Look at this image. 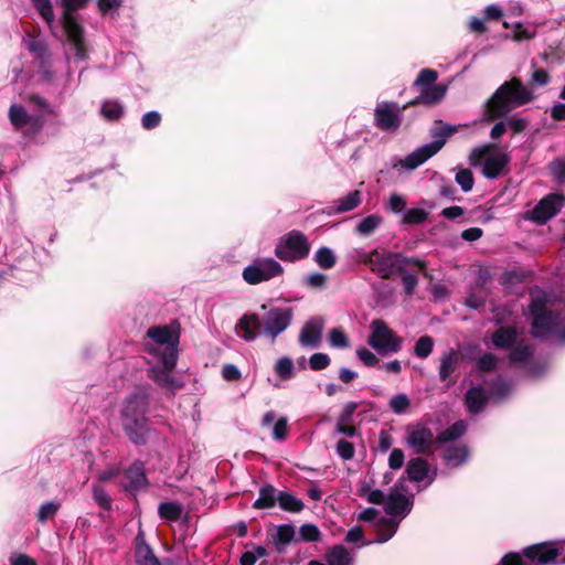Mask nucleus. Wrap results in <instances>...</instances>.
Returning <instances> with one entry per match:
<instances>
[{"label": "nucleus", "mask_w": 565, "mask_h": 565, "mask_svg": "<svg viewBox=\"0 0 565 565\" xmlns=\"http://www.w3.org/2000/svg\"><path fill=\"white\" fill-rule=\"evenodd\" d=\"M10 565H36L35 561L26 554L14 553L9 558Z\"/></svg>", "instance_id": "64"}, {"label": "nucleus", "mask_w": 565, "mask_h": 565, "mask_svg": "<svg viewBox=\"0 0 565 565\" xmlns=\"http://www.w3.org/2000/svg\"><path fill=\"white\" fill-rule=\"evenodd\" d=\"M359 360L366 366H375L379 363V358L366 348H359L356 350Z\"/></svg>", "instance_id": "57"}, {"label": "nucleus", "mask_w": 565, "mask_h": 565, "mask_svg": "<svg viewBox=\"0 0 565 565\" xmlns=\"http://www.w3.org/2000/svg\"><path fill=\"white\" fill-rule=\"evenodd\" d=\"M406 207V200L397 193L391 194L388 199V209L394 213H401Z\"/></svg>", "instance_id": "61"}, {"label": "nucleus", "mask_w": 565, "mask_h": 565, "mask_svg": "<svg viewBox=\"0 0 565 565\" xmlns=\"http://www.w3.org/2000/svg\"><path fill=\"white\" fill-rule=\"evenodd\" d=\"M278 505L281 510L290 513H299L303 510V502L287 491H279L278 493Z\"/></svg>", "instance_id": "33"}, {"label": "nucleus", "mask_w": 565, "mask_h": 565, "mask_svg": "<svg viewBox=\"0 0 565 565\" xmlns=\"http://www.w3.org/2000/svg\"><path fill=\"white\" fill-rule=\"evenodd\" d=\"M329 343L337 349H347L350 345L348 335L340 328H333L329 331Z\"/></svg>", "instance_id": "43"}, {"label": "nucleus", "mask_w": 565, "mask_h": 565, "mask_svg": "<svg viewBox=\"0 0 565 565\" xmlns=\"http://www.w3.org/2000/svg\"><path fill=\"white\" fill-rule=\"evenodd\" d=\"M491 340L495 348L507 349L518 342V333L513 328L500 327L493 332Z\"/></svg>", "instance_id": "29"}, {"label": "nucleus", "mask_w": 565, "mask_h": 565, "mask_svg": "<svg viewBox=\"0 0 565 565\" xmlns=\"http://www.w3.org/2000/svg\"><path fill=\"white\" fill-rule=\"evenodd\" d=\"M295 536V529L292 525L282 524L279 525L276 530V534L274 536V543L277 548L280 551L282 546L289 544Z\"/></svg>", "instance_id": "38"}, {"label": "nucleus", "mask_w": 565, "mask_h": 565, "mask_svg": "<svg viewBox=\"0 0 565 565\" xmlns=\"http://www.w3.org/2000/svg\"><path fill=\"white\" fill-rule=\"evenodd\" d=\"M284 274V267L270 257L255 259L243 269V279L249 285H257L268 281Z\"/></svg>", "instance_id": "13"}, {"label": "nucleus", "mask_w": 565, "mask_h": 565, "mask_svg": "<svg viewBox=\"0 0 565 565\" xmlns=\"http://www.w3.org/2000/svg\"><path fill=\"white\" fill-rule=\"evenodd\" d=\"M565 204V196L559 193H551L543 198L533 210L527 212V217L539 224H543L555 216Z\"/></svg>", "instance_id": "18"}, {"label": "nucleus", "mask_w": 565, "mask_h": 565, "mask_svg": "<svg viewBox=\"0 0 565 565\" xmlns=\"http://www.w3.org/2000/svg\"><path fill=\"white\" fill-rule=\"evenodd\" d=\"M402 274V282L404 286L405 294L411 296L413 295L417 284L418 279L415 275L408 274V273H401Z\"/></svg>", "instance_id": "62"}, {"label": "nucleus", "mask_w": 565, "mask_h": 565, "mask_svg": "<svg viewBox=\"0 0 565 565\" xmlns=\"http://www.w3.org/2000/svg\"><path fill=\"white\" fill-rule=\"evenodd\" d=\"M260 320L255 313L243 315L235 326L236 334L245 340L252 342L257 338V330L259 328Z\"/></svg>", "instance_id": "22"}, {"label": "nucleus", "mask_w": 565, "mask_h": 565, "mask_svg": "<svg viewBox=\"0 0 565 565\" xmlns=\"http://www.w3.org/2000/svg\"><path fill=\"white\" fill-rule=\"evenodd\" d=\"M468 447L463 444H448L443 447V459L448 467L457 468L467 462Z\"/></svg>", "instance_id": "23"}, {"label": "nucleus", "mask_w": 565, "mask_h": 565, "mask_svg": "<svg viewBox=\"0 0 565 565\" xmlns=\"http://www.w3.org/2000/svg\"><path fill=\"white\" fill-rule=\"evenodd\" d=\"M404 459H405L404 452L401 449H398V448L393 449L388 457L390 468H392L394 470L402 468V466L404 463Z\"/></svg>", "instance_id": "63"}, {"label": "nucleus", "mask_w": 565, "mask_h": 565, "mask_svg": "<svg viewBox=\"0 0 565 565\" xmlns=\"http://www.w3.org/2000/svg\"><path fill=\"white\" fill-rule=\"evenodd\" d=\"M60 507L61 503L57 501H47L42 503L38 512V521L45 522L47 519L54 516Z\"/></svg>", "instance_id": "45"}, {"label": "nucleus", "mask_w": 565, "mask_h": 565, "mask_svg": "<svg viewBox=\"0 0 565 565\" xmlns=\"http://www.w3.org/2000/svg\"><path fill=\"white\" fill-rule=\"evenodd\" d=\"M455 180L463 192L471 191L475 184L472 172L469 169H458Z\"/></svg>", "instance_id": "44"}, {"label": "nucleus", "mask_w": 565, "mask_h": 565, "mask_svg": "<svg viewBox=\"0 0 565 565\" xmlns=\"http://www.w3.org/2000/svg\"><path fill=\"white\" fill-rule=\"evenodd\" d=\"M135 561L137 565H161L141 532L136 536Z\"/></svg>", "instance_id": "26"}, {"label": "nucleus", "mask_w": 565, "mask_h": 565, "mask_svg": "<svg viewBox=\"0 0 565 565\" xmlns=\"http://www.w3.org/2000/svg\"><path fill=\"white\" fill-rule=\"evenodd\" d=\"M278 491L271 484L260 488L258 499L253 503L254 509H270L278 503Z\"/></svg>", "instance_id": "30"}, {"label": "nucleus", "mask_w": 565, "mask_h": 565, "mask_svg": "<svg viewBox=\"0 0 565 565\" xmlns=\"http://www.w3.org/2000/svg\"><path fill=\"white\" fill-rule=\"evenodd\" d=\"M532 316V333L535 338H544L550 333H558L565 343V316H555L548 309L550 296L541 288H533L530 291Z\"/></svg>", "instance_id": "3"}, {"label": "nucleus", "mask_w": 565, "mask_h": 565, "mask_svg": "<svg viewBox=\"0 0 565 565\" xmlns=\"http://www.w3.org/2000/svg\"><path fill=\"white\" fill-rule=\"evenodd\" d=\"M406 473L411 481L420 482L428 479L429 483L434 481L436 476L435 471L430 472L427 461L419 457L408 461Z\"/></svg>", "instance_id": "24"}, {"label": "nucleus", "mask_w": 565, "mask_h": 565, "mask_svg": "<svg viewBox=\"0 0 565 565\" xmlns=\"http://www.w3.org/2000/svg\"><path fill=\"white\" fill-rule=\"evenodd\" d=\"M122 0H97V7L103 14H113L121 6Z\"/></svg>", "instance_id": "58"}, {"label": "nucleus", "mask_w": 565, "mask_h": 565, "mask_svg": "<svg viewBox=\"0 0 565 565\" xmlns=\"http://www.w3.org/2000/svg\"><path fill=\"white\" fill-rule=\"evenodd\" d=\"M467 430V424L463 420H458L454 423L450 427H448L446 430L441 431L437 436V441L448 445V444H455V440L460 438Z\"/></svg>", "instance_id": "31"}, {"label": "nucleus", "mask_w": 565, "mask_h": 565, "mask_svg": "<svg viewBox=\"0 0 565 565\" xmlns=\"http://www.w3.org/2000/svg\"><path fill=\"white\" fill-rule=\"evenodd\" d=\"M324 321L320 317L308 320L300 330L299 343L303 348L317 349L321 344Z\"/></svg>", "instance_id": "20"}, {"label": "nucleus", "mask_w": 565, "mask_h": 565, "mask_svg": "<svg viewBox=\"0 0 565 565\" xmlns=\"http://www.w3.org/2000/svg\"><path fill=\"white\" fill-rule=\"evenodd\" d=\"M327 279L328 278L324 274L312 273V274L308 275L307 277H305L303 281L310 288L321 289L326 286Z\"/></svg>", "instance_id": "56"}, {"label": "nucleus", "mask_w": 565, "mask_h": 565, "mask_svg": "<svg viewBox=\"0 0 565 565\" xmlns=\"http://www.w3.org/2000/svg\"><path fill=\"white\" fill-rule=\"evenodd\" d=\"M124 114V107L117 100H105L102 105V115L105 119L115 121Z\"/></svg>", "instance_id": "40"}, {"label": "nucleus", "mask_w": 565, "mask_h": 565, "mask_svg": "<svg viewBox=\"0 0 565 565\" xmlns=\"http://www.w3.org/2000/svg\"><path fill=\"white\" fill-rule=\"evenodd\" d=\"M9 118L12 126L25 136L35 135L44 125L42 115H30L23 106L18 104L11 105Z\"/></svg>", "instance_id": "15"}, {"label": "nucleus", "mask_w": 565, "mask_h": 565, "mask_svg": "<svg viewBox=\"0 0 565 565\" xmlns=\"http://www.w3.org/2000/svg\"><path fill=\"white\" fill-rule=\"evenodd\" d=\"M355 258L359 263L367 265L370 269L382 278H390L395 273H403L407 265H414L424 270L426 263L418 258L404 257L398 253H380L376 249L371 252L356 250Z\"/></svg>", "instance_id": "7"}, {"label": "nucleus", "mask_w": 565, "mask_h": 565, "mask_svg": "<svg viewBox=\"0 0 565 565\" xmlns=\"http://www.w3.org/2000/svg\"><path fill=\"white\" fill-rule=\"evenodd\" d=\"M361 192L358 190L349 192L347 195L339 198L333 201L332 204L328 207V214H341L349 211L354 210L361 204Z\"/></svg>", "instance_id": "25"}, {"label": "nucleus", "mask_w": 565, "mask_h": 565, "mask_svg": "<svg viewBox=\"0 0 565 565\" xmlns=\"http://www.w3.org/2000/svg\"><path fill=\"white\" fill-rule=\"evenodd\" d=\"M89 0H57L56 4L62 9L60 23L63 28L67 43L74 51L77 60L84 61L88 57L84 26L77 21L74 13L83 10Z\"/></svg>", "instance_id": "6"}, {"label": "nucleus", "mask_w": 565, "mask_h": 565, "mask_svg": "<svg viewBox=\"0 0 565 565\" xmlns=\"http://www.w3.org/2000/svg\"><path fill=\"white\" fill-rule=\"evenodd\" d=\"M498 359L492 353H486L477 360V369L481 372H489L495 369Z\"/></svg>", "instance_id": "53"}, {"label": "nucleus", "mask_w": 565, "mask_h": 565, "mask_svg": "<svg viewBox=\"0 0 565 565\" xmlns=\"http://www.w3.org/2000/svg\"><path fill=\"white\" fill-rule=\"evenodd\" d=\"M414 500L412 495L402 493L397 486L387 494L384 510L387 518L381 516L375 508H365L358 514V520L372 523L377 532L375 543H385L396 533L398 525L412 511Z\"/></svg>", "instance_id": "2"}, {"label": "nucleus", "mask_w": 565, "mask_h": 565, "mask_svg": "<svg viewBox=\"0 0 565 565\" xmlns=\"http://www.w3.org/2000/svg\"><path fill=\"white\" fill-rule=\"evenodd\" d=\"M448 90L447 84H437L429 87H423L414 103L424 105H435L444 99Z\"/></svg>", "instance_id": "27"}, {"label": "nucleus", "mask_w": 565, "mask_h": 565, "mask_svg": "<svg viewBox=\"0 0 565 565\" xmlns=\"http://www.w3.org/2000/svg\"><path fill=\"white\" fill-rule=\"evenodd\" d=\"M552 175L557 181L565 180V158L556 159L550 163Z\"/></svg>", "instance_id": "60"}, {"label": "nucleus", "mask_w": 565, "mask_h": 565, "mask_svg": "<svg viewBox=\"0 0 565 565\" xmlns=\"http://www.w3.org/2000/svg\"><path fill=\"white\" fill-rule=\"evenodd\" d=\"M128 483L125 484L126 490H139L146 487L147 478L142 462L132 463L125 472Z\"/></svg>", "instance_id": "28"}, {"label": "nucleus", "mask_w": 565, "mask_h": 565, "mask_svg": "<svg viewBox=\"0 0 565 565\" xmlns=\"http://www.w3.org/2000/svg\"><path fill=\"white\" fill-rule=\"evenodd\" d=\"M147 338L149 376L162 387L174 388L172 371L178 361L179 323L174 321L166 326H153L148 329Z\"/></svg>", "instance_id": "1"}, {"label": "nucleus", "mask_w": 565, "mask_h": 565, "mask_svg": "<svg viewBox=\"0 0 565 565\" xmlns=\"http://www.w3.org/2000/svg\"><path fill=\"white\" fill-rule=\"evenodd\" d=\"M403 339L398 337L385 321L375 319L370 323L367 344L383 355L397 353L402 349Z\"/></svg>", "instance_id": "11"}, {"label": "nucleus", "mask_w": 565, "mask_h": 565, "mask_svg": "<svg viewBox=\"0 0 565 565\" xmlns=\"http://www.w3.org/2000/svg\"><path fill=\"white\" fill-rule=\"evenodd\" d=\"M490 147H477L469 154V163L477 168L482 167V174L487 179H495L500 175L508 163V157L504 153H489Z\"/></svg>", "instance_id": "12"}, {"label": "nucleus", "mask_w": 565, "mask_h": 565, "mask_svg": "<svg viewBox=\"0 0 565 565\" xmlns=\"http://www.w3.org/2000/svg\"><path fill=\"white\" fill-rule=\"evenodd\" d=\"M326 558L328 565H350L351 563L350 554L342 545L332 547Z\"/></svg>", "instance_id": "37"}, {"label": "nucleus", "mask_w": 565, "mask_h": 565, "mask_svg": "<svg viewBox=\"0 0 565 565\" xmlns=\"http://www.w3.org/2000/svg\"><path fill=\"white\" fill-rule=\"evenodd\" d=\"M428 213L420 209H409L403 216V222L407 224H422L427 220Z\"/></svg>", "instance_id": "47"}, {"label": "nucleus", "mask_w": 565, "mask_h": 565, "mask_svg": "<svg viewBox=\"0 0 565 565\" xmlns=\"http://www.w3.org/2000/svg\"><path fill=\"white\" fill-rule=\"evenodd\" d=\"M300 536L303 541L316 542L320 539V531L313 524H303L300 527Z\"/></svg>", "instance_id": "55"}, {"label": "nucleus", "mask_w": 565, "mask_h": 565, "mask_svg": "<svg viewBox=\"0 0 565 565\" xmlns=\"http://www.w3.org/2000/svg\"><path fill=\"white\" fill-rule=\"evenodd\" d=\"M523 554L526 558L540 564H551L562 554V548L552 543H539L524 548Z\"/></svg>", "instance_id": "21"}, {"label": "nucleus", "mask_w": 565, "mask_h": 565, "mask_svg": "<svg viewBox=\"0 0 565 565\" xmlns=\"http://www.w3.org/2000/svg\"><path fill=\"white\" fill-rule=\"evenodd\" d=\"M457 130L458 127L451 125H438L434 127L431 129L433 141L418 147L404 159L397 160L393 163V168L405 171L415 170L438 153L445 146L447 139Z\"/></svg>", "instance_id": "8"}, {"label": "nucleus", "mask_w": 565, "mask_h": 565, "mask_svg": "<svg viewBox=\"0 0 565 565\" xmlns=\"http://www.w3.org/2000/svg\"><path fill=\"white\" fill-rule=\"evenodd\" d=\"M406 444L416 455H428L433 452L437 440L431 429L423 425L408 426L406 429Z\"/></svg>", "instance_id": "16"}, {"label": "nucleus", "mask_w": 565, "mask_h": 565, "mask_svg": "<svg viewBox=\"0 0 565 565\" xmlns=\"http://www.w3.org/2000/svg\"><path fill=\"white\" fill-rule=\"evenodd\" d=\"M514 35L513 39L515 41H523L533 39L536 34V30L534 26H525L521 22L513 23Z\"/></svg>", "instance_id": "49"}, {"label": "nucleus", "mask_w": 565, "mask_h": 565, "mask_svg": "<svg viewBox=\"0 0 565 565\" xmlns=\"http://www.w3.org/2000/svg\"><path fill=\"white\" fill-rule=\"evenodd\" d=\"M313 260L316 262L318 267L327 270L335 266L337 256L330 247L321 246L316 250L313 255Z\"/></svg>", "instance_id": "34"}, {"label": "nucleus", "mask_w": 565, "mask_h": 565, "mask_svg": "<svg viewBox=\"0 0 565 565\" xmlns=\"http://www.w3.org/2000/svg\"><path fill=\"white\" fill-rule=\"evenodd\" d=\"M337 454L343 460H350L354 456V447H353V445L350 441L341 439L337 444Z\"/></svg>", "instance_id": "59"}, {"label": "nucleus", "mask_w": 565, "mask_h": 565, "mask_svg": "<svg viewBox=\"0 0 565 565\" xmlns=\"http://www.w3.org/2000/svg\"><path fill=\"white\" fill-rule=\"evenodd\" d=\"M512 392V385L499 377L494 382L483 381L471 386L466 393V406L471 414L481 413L489 402L501 403Z\"/></svg>", "instance_id": "9"}, {"label": "nucleus", "mask_w": 565, "mask_h": 565, "mask_svg": "<svg viewBox=\"0 0 565 565\" xmlns=\"http://www.w3.org/2000/svg\"><path fill=\"white\" fill-rule=\"evenodd\" d=\"M311 244L299 231L285 234L275 246V256L282 260L295 263L306 258L310 253Z\"/></svg>", "instance_id": "10"}, {"label": "nucleus", "mask_w": 565, "mask_h": 565, "mask_svg": "<svg viewBox=\"0 0 565 565\" xmlns=\"http://www.w3.org/2000/svg\"><path fill=\"white\" fill-rule=\"evenodd\" d=\"M456 359L457 356L454 350H450L440 359L439 379L441 381H446L454 373Z\"/></svg>", "instance_id": "39"}, {"label": "nucleus", "mask_w": 565, "mask_h": 565, "mask_svg": "<svg viewBox=\"0 0 565 565\" xmlns=\"http://www.w3.org/2000/svg\"><path fill=\"white\" fill-rule=\"evenodd\" d=\"M409 406V399L406 394H396L390 401V407L395 414H403Z\"/></svg>", "instance_id": "50"}, {"label": "nucleus", "mask_w": 565, "mask_h": 565, "mask_svg": "<svg viewBox=\"0 0 565 565\" xmlns=\"http://www.w3.org/2000/svg\"><path fill=\"white\" fill-rule=\"evenodd\" d=\"M287 431H288V420L286 417H280L276 420V423L273 427L271 436L275 440L282 441L287 437Z\"/></svg>", "instance_id": "52"}, {"label": "nucleus", "mask_w": 565, "mask_h": 565, "mask_svg": "<svg viewBox=\"0 0 565 565\" xmlns=\"http://www.w3.org/2000/svg\"><path fill=\"white\" fill-rule=\"evenodd\" d=\"M397 103H379L374 110V120L377 128L384 131H395L402 124V111Z\"/></svg>", "instance_id": "17"}, {"label": "nucleus", "mask_w": 565, "mask_h": 565, "mask_svg": "<svg viewBox=\"0 0 565 565\" xmlns=\"http://www.w3.org/2000/svg\"><path fill=\"white\" fill-rule=\"evenodd\" d=\"M437 78L438 73L436 71L430 68H424L418 73L417 78L414 82V85L420 86L422 88L429 87L433 86Z\"/></svg>", "instance_id": "46"}, {"label": "nucleus", "mask_w": 565, "mask_h": 565, "mask_svg": "<svg viewBox=\"0 0 565 565\" xmlns=\"http://www.w3.org/2000/svg\"><path fill=\"white\" fill-rule=\"evenodd\" d=\"M383 223V217L379 214H371L361 220L356 226L355 232L360 236L367 237L373 234Z\"/></svg>", "instance_id": "32"}, {"label": "nucleus", "mask_w": 565, "mask_h": 565, "mask_svg": "<svg viewBox=\"0 0 565 565\" xmlns=\"http://www.w3.org/2000/svg\"><path fill=\"white\" fill-rule=\"evenodd\" d=\"M93 498L100 508L105 510H109L111 508V499L102 486H93Z\"/></svg>", "instance_id": "48"}, {"label": "nucleus", "mask_w": 565, "mask_h": 565, "mask_svg": "<svg viewBox=\"0 0 565 565\" xmlns=\"http://www.w3.org/2000/svg\"><path fill=\"white\" fill-rule=\"evenodd\" d=\"M274 371L280 380H284V381L290 380L294 376V371H295L292 360L287 356L280 358L276 362V364L274 366Z\"/></svg>", "instance_id": "41"}, {"label": "nucleus", "mask_w": 565, "mask_h": 565, "mask_svg": "<svg viewBox=\"0 0 565 565\" xmlns=\"http://www.w3.org/2000/svg\"><path fill=\"white\" fill-rule=\"evenodd\" d=\"M533 355V348L523 341H518L511 349L509 360L511 363L518 366L525 367L526 372L531 376L540 375L544 372L545 367H534L531 364V358Z\"/></svg>", "instance_id": "19"}, {"label": "nucleus", "mask_w": 565, "mask_h": 565, "mask_svg": "<svg viewBox=\"0 0 565 565\" xmlns=\"http://www.w3.org/2000/svg\"><path fill=\"white\" fill-rule=\"evenodd\" d=\"M434 348V340L429 335L420 337L414 348V353L420 359H426L430 355Z\"/></svg>", "instance_id": "42"}, {"label": "nucleus", "mask_w": 565, "mask_h": 565, "mask_svg": "<svg viewBox=\"0 0 565 565\" xmlns=\"http://www.w3.org/2000/svg\"><path fill=\"white\" fill-rule=\"evenodd\" d=\"M147 407L148 394L143 388H139L130 394L122 405V426L135 444L146 443L148 434Z\"/></svg>", "instance_id": "5"}, {"label": "nucleus", "mask_w": 565, "mask_h": 565, "mask_svg": "<svg viewBox=\"0 0 565 565\" xmlns=\"http://www.w3.org/2000/svg\"><path fill=\"white\" fill-rule=\"evenodd\" d=\"M158 513L163 520L178 521L183 513V507L177 502H163L159 504Z\"/></svg>", "instance_id": "36"}, {"label": "nucleus", "mask_w": 565, "mask_h": 565, "mask_svg": "<svg viewBox=\"0 0 565 565\" xmlns=\"http://www.w3.org/2000/svg\"><path fill=\"white\" fill-rule=\"evenodd\" d=\"M32 3L43 20L47 23L51 32L56 35L54 26L55 15L51 0H32Z\"/></svg>", "instance_id": "35"}, {"label": "nucleus", "mask_w": 565, "mask_h": 565, "mask_svg": "<svg viewBox=\"0 0 565 565\" xmlns=\"http://www.w3.org/2000/svg\"><path fill=\"white\" fill-rule=\"evenodd\" d=\"M331 360L326 353H315L309 359V366L313 371L324 370L329 366Z\"/></svg>", "instance_id": "51"}, {"label": "nucleus", "mask_w": 565, "mask_h": 565, "mask_svg": "<svg viewBox=\"0 0 565 565\" xmlns=\"http://www.w3.org/2000/svg\"><path fill=\"white\" fill-rule=\"evenodd\" d=\"M161 121V115L156 111L151 110L146 114H143L141 118V125L146 130H151L160 125Z\"/></svg>", "instance_id": "54"}, {"label": "nucleus", "mask_w": 565, "mask_h": 565, "mask_svg": "<svg viewBox=\"0 0 565 565\" xmlns=\"http://www.w3.org/2000/svg\"><path fill=\"white\" fill-rule=\"evenodd\" d=\"M533 98L531 90L513 78L503 83L486 103V118L493 120L504 117L512 109L520 107Z\"/></svg>", "instance_id": "4"}, {"label": "nucleus", "mask_w": 565, "mask_h": 565, "mask_svg": "<svg viewBox=\"0 0 565 565\" xmlns=\"http://www.w3.org/2000/svg\"><path fill=\"white\" fill-rule=\"evenodd\" d=\"M294 310L290 307H274L263 318V333L273 341L291 323Z\"/></svg>", "instance_id": "14"}]
</instances>
